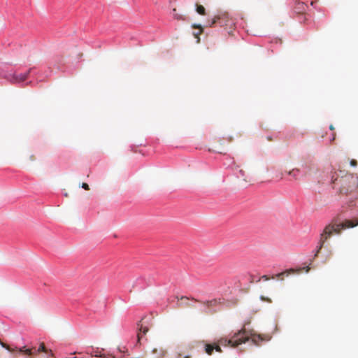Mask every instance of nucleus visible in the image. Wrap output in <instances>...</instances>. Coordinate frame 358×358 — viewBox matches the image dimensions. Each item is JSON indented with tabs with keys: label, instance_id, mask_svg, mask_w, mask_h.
<instances>
[{
	"label": "nucleus",
	"instance_id": "nucleus-3",
	"mask_svg": "<svg viewBox=\"0 0 358 358\" xmlns=\"http://www.w3.org/2000/svg\"><path fill=\"white\" fill-rule=\"evenodd\" d=\"M250 334L248 332L245 331V329H242L238 331L237 333L234 334V335L229 339L228 338H221L219 341V344L223 346H229L231 348H236L239 345L245 343L249 341Z\"/></svg>",
	"mask_w": 358,
	"mask_h": 358
},
{
	"label": "nucleus",
	"instance_id": "nucleus-14",
	"mask_svg": "<svg viewBox=\"0 0 358 358\" xmlns=\"http://www.w3.org/2000/svg\"><path fill=\"white\" fill-rule=\"evenodd\" d=\"M173 17H174L175 19H176V20H185V18H183V17H182V16L181 15L178 14V13H177V10H176V8H174V9L173 10Z\"/></svg>",
	"mask_w": 358,
	"mask_h": 358
},
{
	"label": "nucleus",
	"instance_id": "nucleus-1",
	"mask_svg": "<svg viewBox=\"0 0 358 358\" xmlns=\"http://www.w3.org/2000/svg\"><path fill=\"white\" fill-rule=\"evenodd\" d=\"M334 187H338L341 194H348L358 188V176L340 171L332 176Z\"/></svg>",
	"mask_w": 358,
	"mask_h": 358
},
{
	"label": "nucleus",
	"instance_id": "nucleus-9",
	"mask_svg": "<svg viewBox=\"0 0 358 358\" xmlns=\"http://www.w3.org/2000/svg\"><path fill=\"white\" fill-rule=\"evenodd\" d=\"M138 333L137 335L138 343L141 345V341L143 340V336L148 331V328L146 327H143V324H138Z\"/></svg>",
	"mask_w": 358,
	"mask_h": 358
},
{
	"label": "nucleus",
	"instance_id": "nucleus-22",
	"mask_svg": "<svg viewBox=\"0 0 358 358\" xmlns=\"http://www.w3.org/2000/svg\"><path fill=\"white\" fill-rule=\"evenodd\" d=\"M216 151L220 152V153H222L223 152V150L222 149H217Z\"/></svg>",
	"mask_w": 358,
	"mask_h": 358
},
{
	"label": "nucleus",
	"instance_id": "nucleus-6",
	"mask_svg": "<svg viewBox=\"0 0 358 358\" xmlns=\"http://www.w3.org/2000/svg\"><path fill=\"white\" fill-rule=\"evenodd\" d=\"M197 303H199V301L196 300L182 296L180 298V301L178 302L177 305L179 308L195 307V304Z\"/></svg>",
	"mask_w": 358,
	"mask_h": 358
},
{
	"label": "nucleus",
	"instance_id": "nucleus-20",
	"mask_svg": "<svg viewBox=\"0 0 358 358\" xmlns=\"http://www.w3.org/2000/svg\"><path fill=\"white\" fill-rule=\"evenodd\" d=\"M350 165L352 166H356L357 165V162L355 159H351L350 161Z\"/></svg>",
	"mask_w": 358,
	"mask_h": 358
},
{
	"label": "nucleus",
	"instance_id": "nucleus-10",
	"mask_svg": "<svg viewBox=\"0 0 358 358\" xmlns=\"http://www.w3.org/2000/svg\"><path fill=\"white\" fill-rule=\"evenodd\" d=\"M214 350H215L217 352H222L220 346L219 345L215 344V343H214V344H206V346H205V351L209 355H212V353H213Z\"/></svg>",
	"mask_w": 358,
	"mask_h": 358
},
{
	"label": "nucleus",
	"instance_id": "nucleus-18",
	"mask_svg": "<svg viewBox=\"0 0 358 358\" xmlns=\"http://www.w3.org/2000/svg\"><path fill=\"white\" fill-rule=\"evenodd\" d=\"M81 187L85 189V190H89L90 189V187L88 185V184L85 183V182H83L81 185Z\"/></svg>",
	"mask_w": 358,
	"mask_h": 358
},
{
	"label": "nucleus",
	"instance_id": "nucleus-16",
	"mask_svg": "<svg viewBox=\"0 0 358 358\" xmlns=\"http://www.w3.org/2000/svg\"><path fill=\"white\" fill-rule=\"evenodd\" d=\"M38 352H47L48 350H46L45 347V345L43 343H41L38 350H37Z\"/></svg>",
	"mask_w": 358,
	"mask_h": 358
},
{
	"label": "nucleus",
	"instance_id": "nucleus-25",
	"mask_svg": "<svg viewBox=\"0 0 358 358\" xmlns=\"http://www.w3.org/2000/svg\"><path fill=\"white\" fill-rule=\"evenodd\" d=\"M309 270H310V267H309V266H307V267H306V272H308V271H309Z\"/></svg>",
	"mask_w": 358,
	"mask_h": 358
},
{
	"label": "nucleus",
	"instance_id": "nucleus-2",
	"mask_svg": "<svg viewBox=\"0 0 358 358\" xmlns=\"http://www.w3.org/2000/svg\"><path fill=\"white\" fill-rule=\"evenodd\" d=\"M357 225H358V222H355L353 220H346L340 224L332 222L327 225L320 235L319 245L317 246V250L315 256L317 255L320 250L322 248L324 243L331 238L332 235L340 234L343 229L354 227Z\"/></svg>",
	"mask_w": 358,
	"mask_h": 358
},
{
	"label": "nucleus",
	"instance_id": "nucleus-4",
	"mask_svg": "<svg viewBox=\"0 0 358 358\" xmlns=\"http://www.w3.org/2000/svg\"><path fill=\"white\" fill-rule=\"evenodd\" d=\"M216 22H218L222 27L229 29H231L235 24V20L229 16L228 13L221 12L215 15L211 21H208L205 27H212Z\"/></svg>",
	"mask_w": 358,
	"mask_h": 358
},
{
	"label": "nucleus",
	"instance_id": "nucleus-12",
	"mask_svg": "<svg viewBox=\"0 0 358 358\" xmlns=\"http://www.w3.org/2000/svg\"><path fill=\"white\" fill-rule=\"evenodd\" d=\"M295 273V271L293 269L287 270V271H283L282 273H280L277 274L276 277L278 279L282 280L284 275L288 276L290 273Z\"/></svg>",
	"mask_w": 358,
	"mask_h": 358
},
{
	"label": "nucleus",
	"instance_id": "nucleus-7",
	"mask_svg": "<svg viewBox=\"0 0 358 358\" xmlns=\"http://www.w3.org/2000/svg\"><path fill=\"white\" fill-rule=\"evenodd\" d=\"M192 35L196 39V43H199L200 37L201 34V24H192Z\"/></svg>",
	"mask_w": 358,
	"mask_h": 358
},
{
	"label": "nucleus",
	"instance_id": "nucleus-15",
	"mask_svg": "<svg viewBox=\"0 0 358 358\" xmlns=\"http://www.w3.org/2000/svg\"><path fill=\"white\" fill-rule=\"evenodd\" d=\"M25 347H23L22 348H20V352H24L28 355H32V350L31 349H24Z\"/></svg>",
	"mask_w": 358,
	"mask_h": 358
},
{
	"label": "nucleus",
	"instance_id": "nucleus-21",
	"mask_svg": "<svg viewBox=\"0 0 358 358\" xmlns=\"http://www.w3.org/2000/svg\"><path fill=\"white\" fill-rule=\"evenodd\" d=\"M262 278H264L265 280H267L269 279V278L267 275H263Z\"/></svg>",
	"mask_w": 358,
	"mask_h": 358
},
{
	"label": "nucleus",
	"instance_id": "nucleus-23",
	"mask_svg": "<svg viewBox=\"0 0 358 358\" xmlns=\"http://www.w3.org/2000/svg\"><path fill=\"white\" fill-rule=\"evenodd\" d=\"M202 10H203V15H204L206 14V10L203 6Z\"/></svg>",
	"mask_w": 358,
	"mask_h": 358
},
{
	"label": "nucleus",
	"instance_id": "nucleus-8",
	"mask_svg": "<svg viewBox=\"0 0 358 358\" xmlns=\"http://www.w3.org/2000/svg\"><path fill=\"white\" fill-rule=\"evenodd\" d=\"M29 72H30V70H29L26 73H24V74L23 73H20L17 75L14 74L10 81L12 83L23 82L27 78Z\"/></svg>",
	"mask_w": 358,
	"mask_h": 358
},
{
	"label": "nucleus",
	"instance_id": "nucleus-24",
	"mask_svg": "<svg viewBox=\"0 0 358 358\" xmlns=\"http://www.w3.org/2000/svg\"><path fill=\"white\" fill-rule=\"evenodd\" d=\"M329 129H330L331 130H334V126H333V125H330Z\"/></svg>",
	"mask_w": 358,
	"mask_h": 358
},
{
	"label": "nucleus",
	"instance_id": "nucleus-17",
	"mask_svg": "<svg viewBox=\"0 0 358 358\" xmlns=\"http://www.w3.org/2000/svg\"><path fill=\"white\" fill-rule=\"evenodd\" d=\"M196 12L199 14L201 15V5H199V4L196 3Z\"/></svg>",
	"mask_w": 358,
	"mask_h": 358
},
{
	"label": "nucleus",
	"instance_id": "nucleus-19",
	"mask_svg": "<svg viewBox=\"0 0 358 358\" xmlns=\"http://www.w3.org/2000/svg\"><path fill=\"white\" fill-rule=\"evenodd\" d=\"M261 299H262V301H266V302H269V303H271V299H269V298H268V297H264V296H261Z\"/></svg>",
	"mask_w": 358,
	"mask_h": 358
},
{
	"label": "nucleus",
	"instance_id": "nucleus-5",
	"mask_svg": "<svg viewBox=\"0 0 358 358\" xmlns=\"http://www.w3.org/2000/svg\"><path fill=\"white\" fill-rule=\"evenodd\" d=\"M203 304L206 308L205 312L208 314H212L217 310L218 306L220 304V300L214 299L212 300L206 301V302L203 303Z\"/></svg>",
	"mask_w": 358,
	"mask_h": 358
},
{
	"label": "nucleus",
	"instance_id": "nucleus-26",
	"mask_svg": "<svg viewBox=\"0 0 358 358\" xmlns=\"http://www.w3.org/2000/svg\"><path fill=\"white\" fill-rule=\"evenodd\" d=\"M268 141H271L272 139H271V137H268Z\"/></svg>",
	"mask_w": 358,
	"mask_h": 358
},
{
	"label": "nucleus",
	"instance_id": "nucleus-11",
	"mask_svg": "<svg viewBox=\"0 0 358 358\" xmlns=\"http://www.w3.org/2000/svg\"><path fill=\"white\" fill-rule=\"evenodd\" d=\"M240 177L243 178V180L245 182H251L252 177L249 175H246L245 171L243 169H240L239 171Z\"/></svg>",
	"mask_w": 358,
	"mask_h": 358
},
{
	"label": "nucleus",
	"instance_id": "nucleus-13",
	"mask_svg": "<svg viewBox=\"0 0 358 358\" xmlns=\"http://www.w3.org/2000/svg\"><path fill=\"white\" fill-rule=\"evenodd\" d=\"M299 172V169H294L288 172L289 176H292L294 179H297V173Z\"/></svg>",
	"mask_w": 358,
	"mask_h": 358
}]
</instances>
